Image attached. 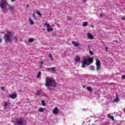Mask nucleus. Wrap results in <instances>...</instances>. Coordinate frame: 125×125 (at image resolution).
I'll use <instances>...</instances> for the list:
<instances>
[{
	"instance_id": "1",
	"label": "nucleus",
	"mask_w": 125,
	"mask_h": 125,
	"mask_svg": "<svg viewBox=\"0 0 125 125\" xmlns=\"http://www.w3.org/2000/svg\"><path fill=\"white\" fill-rule=\"evenodd\" d=\"M45 85L46 86L47 89L49 90H53L54 87L57 86V83L53 78L50 77H46Z\"/></svg>"
},
{
	"instance_id": "2",
	"label": "nucleus",
	"mask_w": 125,
	"mask_h": 125,
	"mask_svg": "<svg viewBox=\"0 0 125 125\" xmlns=\"http://www.w3.org/2000/svg\"><path fill=\"white\" fill-rule=\"evenodd\" d=\"M4 37L5 42H18V38H17V36H13V32H12L7 31Z\"/></svg>"
},
{
	"instance_id": "3",
	"label": "nucleus",
	"mask_w": 125,
	"mask_h": 125,
	"mask_svg": "<svg viewBox=\"0 0 125 125\" xmlns=\"http://www.w3.org/2000/svg\"><path fill=\"white\" fill-rule=\"evenodd\" d=\"M8 5V3L5 0H0V8L3 13H7L8 9L6 7Z\"/></svg>"
},
{
	"instance_id": "4",
	"label": "nucleus",
	"mask_w": 125,
	"mask_h": 125,
	"mask_svg": "<svg viewBox=\"0 0 125 125\" xmlns=\"http://www.w3.org/2000/svg\"><path fill=\"white\" fill-rule=\"evenodd\" d=\"M91 63H92V59H84L82 62V68H85V65L88 66L90 65Z\"/></svg>"
},
{
	"instance_id": "5",
	"label": "nucleus",
	"mask_w": 125,
	"mask_h": 125,
	"mask_svg": "<svg viewBox=\"0 0 125 125\" xmlns=\"http://www.w3.org/2000/svg\"><path fill=\"white\" fill-rule=\"evenodd\" d=\"M14 125H25L26 123H24V120L22 119H16L14 122Z\"/></svg>"
},
{
	"instance_id": "6",
	"label": "nucleus",
	"mask_w": 125,
	"mask_h": 125,
	"mask_svg": "<svg viewBox=\"0 0 125 125\" xmlns=\"http://www.w3.org/2000/svg\"><path fill=\"white\" fill-rule=\"evenodd\" d=\"M96 65L97 72H98V71H100V70H101V67L100 66V61H96Z\"/></svg>"
},
{
	"instance_id": "7",
	"label": "nucleus",
	"mask_w": 125,
	"mask_h": 125,
	"mask_svg": "<svg viewBox=\"0 0 125 125\" xmlns=\"http://www.w3.org/2000/svg\"><path fill=\"white\" fill-rule=\"evenodd\" d=\"M43 25H44L45 26H46V27H47V30L48 31V32H50L53 30V29H52V28L50 27V25H49V24H47V23H45L43 24Z\"/></svg>"
},
{
	"instance_id": "8",
	"label": "nucleus",
	"mask_w": 125,
	"mask_h": 125,
	"mask_svg": "<svg viewBox=\"0 0 125 125\" xmlns=\"http://www.w3.org/2000/svg\"><path fill=\"white\" fill-rule=\"evenodd\" d=\"M72 44H73V45H74V46L76 47H78V46L80 45V43H79V42H76L75 41H72Z\"/></svg>"
},
{
	"instance_id": "9",
	"label": "nucleus",
	"mask_w": 125,
	"mask_h": 125,
	"mask_svg": "<svg viewBox=\"0 0 125 125\" xmlns=\"http://www.w3.org/2000/svg\"><path fill=\"white\" fill-rule=\"evenodd\" d=\"M9 97L12 99H15L17 97V95L15 93H13L9 96Z\"/></svg>"
},
{
	"instance_id": "10",
	"label": "nucleus",
	"mask_w": 125,
	"mask_h": 125,
	"mask_svg": "<svg viewBox=\"0 0 125 125\" xmlns=\"http://www.w3.org/2000/svg\"><path fill=\"white\" fill-rule=\"evenodd\" d=\"M59 112V109H58V107H56L53 110V114H58V112Z\"/></svg>"
},
{
	"instance_id": "11",
	"label": "nucleus",
	"mask_w": 125,
	"mask_h": 125,
	"mask_svg": "<svg viewBox=\"0 0 125 125\" xmlns=\"http://www.w3.org/2000/svg\"><path fill=\"white\" fill-rule=\"evenodd\" d=\"M87 36L88 38V39H89V40H93L94 37L93 36H92V34H91V33H87Z\"/></svg>"
},
{
	"instance_id": "12",
	"label": "nucleus",
	"mask_w": 125,
	"mask_h": 125,
	"mask_svg": "<svg viewBox=\"0 0 125 125\" xmlns=\"http://www.w3.org/2000/svg\"><path fill=\"white\" fill-rule=\"evenodd\" d=\"M56 69V67H52V68H48V71H52V72H54L55 73L56 72L55 69Z\"/></svg>"
},
{
	"instance_id": "13",
	"label": "nucleus",
	"mask_w": 125,
	"mask_h": 125,
	"mask_svg": "<svg viewBox=\"0 0 125 125\" xmlns=\"http://www.w3.org/2000/svg\"><path fill=\"white\" fill-rule=\"evenodd\" d=\"M120 101V99H119V96L118 95L116 96L115 99L113 100V102H116L118 103Z\"/></svg>"
},
{
	"instance_id": "14",
	"label": "nucleus",
	"mask_w": 125,
	"mask_h": 125,
	"mask_svg": "<svg viewBox=\"0 0 125 125\" xmlns=\"http://www.w3.org/2000/svg\"><path fill=\"white\" fill-rule=\"evenodd\" d=\"M8 108V103L7 102H5L4 105V109H7Z\"/></svg>"
},
{
	"instance_id": "15",
	"label": "nucleus",
	"mask_w": 125,
	"mask_h": 125,
	"mask_svg": "<svg viewBox=\"0 0 125 125\" xmlns=\"http://www.w3.org/2000/svg\"><path fill=\"white\" fill-rule=\"evenodd\" d=\"M9 9L10 12H13V11H14V7L13 6H9Z\"/></svg>"
},
{
	"instance_id": "16",
	"label": "nucleus",
	"mask_w": 125,
	"mask_h": 125,
	"mask_svg": "<svg viewBox=\"0 0 125 125\" xmlns=\"http://www.w3.org/2000/svg\"><path fill=\"white\" fill-rule=\"evenodd\" d=\"M44 109L42 107H40L39 108L38 111L39 112H41L42 113V112H43L44 111Z\"/></svg>"
},
{
	"instance_id": "17",
	"label": "nucleus",
	"mask_w": 125,
	"mask_h": 125,
	"mask_svg": "<svg viewBox=\"0 0 125 125\" xmlns=\"http://www.w3.org/2000/svg\"><path fill=\"white\" fill-rule=\"evenodd\" d=\"M86 89L87 90H88V91H90V92L91 91H92V88L90 86L87 87Z\"/></svg>"
},
{
	"instance_id": "18",
	"label": "nucleus",
	"mask_w": 125,
	"mask_h": 125,
	"mask_svg": "<svg viewBox=\"0 0 125 125\" xmlns=\"http://www.w3.org/2000/svg\"><path fill=\"white\" fill-rule=\"evenodd\" d=\"M82 26L83 27H86V26H87V21H85L84 22H83Z\"/></svg>"
},
{
	"instance_id": "19",
	"label": "nucleus",
	"mask_w": 125,
	"mask_h": 125,
	"mask_svg": "<svg viewBox=\"0 0 125 125\" xmlns=\"http://www.w3.org/2000/svg\"><path fill=\"white\" fill-rule=\"evenodd\" d=\"M34 41H35V39H34V38H30L28 40L29 42H34Z\"/></svg>"
},
{
	"instance_id": "20",
	"label": "nucleus",
	"mask_w": 125,
	"mask_h": 125,
	"mask_svg": "<svg viewBox=\"0 0 125 125\" xmlns=\"http://www.w3.org/2000/svg\"><path fill=\"white\" fill-rule=\"evenodd\" d=\"M29 24L30 25H34V21L31 19H29Z\"/></svg>"
},
{
	"instance_id": "21",
	"label": "nucleus",
	"mask_w": 125,
	"mask_h": 125,
	"mask_svg": "<svg viewBox=\"0 0 125 125\" xmlns=\"http://www.w3.org/2000/svg\"><path fill=\"white\" fill-rule=\"evenodd\" d=\"M80 57L77 56V57L75 58V61H76V62H78L80 61Z\"/></svg>"
},
{
	"instance_id": "22",
	"label": "nucleus",
	"mask_w": 125,
	"mask_h": 125,
	"mask_svg": "<svg viewBox=\"0 0 125 125\" xmlns=\"http://www.w3.org/2000/svg\"><path fill=\"white\" fill-rule=\"evenodd\" d=\"M48 58H50L51 60L53 61V59L52 58V55L51 54H49L48 55Z\"/></svg>"
},
{
	"instance_id": "23",
	"label": "nucleus",
	"mask_w": 125,
	"mask_h": 125,
	"mask_svg": "<svg viewBox=\"0 0 125 125\" xmlns=\"http://www.w3.org/2000/svg\"><path fill=\"white\" fill-rule=\"evenodd\" d=\"M41 76H42V72H39L37 74V78H41Z\"/></svg>"
},
{
	"instance_id": "24",
	"label": "nucleus",
	"mask_w": 125,
	"mask_h": 125,
	"mask_svg": "<svg viewBox=\"0 0 125 125\" xmlns=\"http://www.w3.org/2000/svg\"><path fill=\"white\" fill-rule=\"evenodd\" d=\"M90 70H91V71H94V70H95V69L94 68V66L92 65L90 66Z\"/></svg>"
},
{
	"instance_id": "25",
	"label": "nucleus",
	"mask_w": 125,
	"mask_h": 125,
	"mask_svg": "<svg viewBox=\"0 0 125 125\" xmlns=\"http://www.w3.org/2000/svg\"><path fill=\"white\" fill-rule=\"evenodd\" d=\"M36 94L37 96L40 95V94H41V91H40V90L37 91L36 92Z\"/></svg>"
},
{
	"instance_id": "26",
	"label": "nucleus",
	"mask_w": 125,
	"mask_h": 125,
	"mask_svg": "<svg viewBox=\"0 0 125 125\" xmlns=\"http://www.w3.org/2000/svg\"><path fill=\"white\" fill-rule=\"evenodd\" d=\"M42 106H45V102H44V101L43 100L42 101Z\"/></svg>"
},
{
	"instance_id": "27",
	"label": "nucleus",
	"mask_w": 125,
	"mask_h": 125,
	"mask_svg": "<svg viewBox=\"0 0 125 125\" xmlns=\"http://www.w3.org/2000/svg\"><path fill=\"white\" fill-rule=\"evenodd\" d=\"M36 13H37L38 15H39V16H42V14L41 13V12H39L38 11L36 12Z\"/></svg>"
},
{
	"instance_id": "28",
	"label": "nucleus",
	"mask_w": 125,
	"mask_h": 125,
	"mask_svg": "<svg viewBox=\"0 0 125 125\" xmlns=\"http://www.w3.org/2000/svg\"><path fill=\"white\" fill-rule=\"evenodd\" d=\"M40 64H41V65L40 66V68H42V64H43V61H41V62H40Z\"/></svg>"
},
{
	"instance_id": "29",
	"label": "nucleus",
	"mask_w": 125,
	"mask_h": 125,
	"mask_svg": "<svg viewBox=\"0 0 125 125\" xmlns=\"http://www.w3.org/2000/svg\"><path fill=\"white\" fill-rule=\"evenodd\" d=\"M110 119H111V120H112V121H115V118H114V116H110Z\"/></svg>"
},
{
	"instance_id": "30",
	"label": "nucleus",
	"mask_w": 125,
	"mask_h": 125,
	"mask_svg": "<svg viewBox=\"0 0 125 125\" xmlns=\"http://www.w3.org/2000/svg\"><path fill=\"white\" fill-rule=\"evenodd\" d=\"M122 80H125V75H123L121 77Z\"/></svg>"
},
{
	"instance_id": "31",
	"label": "nucleus",
	"mask_w": 125,
	"mask_h": 125,
	"mask_svg": "<svg viewBox=\"0 0 125 125\" xmlns=\"http://www.w3.org/2000/svg\"><path fill=\"white\" fill-rule=\"evenodd\" d=\"M4 86H1V89L2 90V91H3V90H4Z\"/></svg>"
},
{
	"instance_id": "32",
	"label": "nucleus",
	"mask_w": 125,
	"mask_h": 125,
	"mask_svg": "<svg viewBox=\"0 0 125 125\" xmlns=\"http://www.w3.org/2000/svg\"><path fill=\"white\" fill-rule=\"evenodd\" d=\"M103 16H104V14H101V15H100V17L102 18V17H103Z\"/></svg>"
},
{
	"instance_id": "33",
	"label": "nucleus",
	"mask_w": 125,
	"mask_h": 125,
	"mask_svg": "<svg viewBox=\"0 0 125 125\" xmlns=\"http://www.w3.org/2000/svg\"><path fill=\"white\" fill-rule=\"evenodd\" d=\"M32 17L34 18H36V15L35 14H34L32 16Z\"/></svg>"
},
{
	"instance_id": "34",
	"label": "nucleus",
	"mask_w": 125,
	"mask_h": 125,
	"mask_svg": "<svg viewBox=\"0 0 125 125\" xmlns=\"http://www.w3.org/2000/svg\"><path fill=\"white\" fill-rule=\"evenodd\" d=\"M83 3H85V2H86V0H83Z\"/></svg>"
},
{
	"instance_id": "35",
	"label": "nucleus",
	"mask_w": 125,
	"mask_h": 125,
	"mask_svg": "<svg viewBox=\"0 0 125 125\" xmlns=\"http://www.w3.org/2000/svg\"><path fill=\"white\" fill-rule=\"evenodd\" d=\"M90 54H91V55H92V54H93V52L92 51H90Z\"/></svg>"
},
{
	"instance_id": "36",
	"label": "nucleus",
	"mask_w": 125,
	"mask_h": 125,
	"mask_svg": "<svg viewBox=\"0 0 125 125\" xmlns=\"http://www.w3.org/2000/svg\"><path fill=\"white\" fill-rule=\"evenodd\" d=\"M105 49L106 51H108V48L107 47H105Z\"/></svg>"
},
{
	"instance_id": "37",
	"label": "nucleus",
	"mask_w": 125,
	"mask_h": 125,
	"mask_svg": "<svg viewBox=\"0 0 125 125\" xmlns=\"http://www.w3.org/2000/svg\"><path fill=\"white\" fill-rule=\"evenodd\" d=\"M122 20H125V17H123L122 18Z\"/></svg>"
},
{
	"instance_id": "38",
	"label": "nucleus",
	"mask_w": 125,
	"mask_h": 125,
	"mask_svg": "<svg viewBox=\"0 0 125 125\" xmlns=\"http://www.w3.org/2000/svg\"><path fill=\"white\" fill-rule=\"evenodd\" d=\"M2 42V39L0 38V42Z\"/></svg>"
},
{
	"instance_id": "39",
	"label": "nucleus",
	"mask_w": 125,
	"mask_h": 125,
	"mask_svg": "<svg viewBox=\"0 0 125 125\" xmlns=\"http://www.w3.org/2000/svg\"><path fill=\"white\" fill-rule=\"evenodd\" d=\"M107 117H108V118H110V114H108L107 115Z\"/></svg>"
},
{
	"instance_id": "40",
	"label": "nucleus",
	"mask_w": 125,
	"mask_h": 125,
	"mask_svg": "<svg viewBox=\"0 0 125 125\" xmlns=\"http://www.w3.org/2000/svg\"><path fill=\"white\" fill-rule=\"evenodd\" d=\"M11 1H15V0H11Z\"/></svg>"
},
{
	"instance_id": "41",
	"label": "nucleus",
	"mask_w": 125,
	"mask_h": 125,
	"mask_svg": "<svg viewBox=\"0 0 125 125\" xmlns=\"http://www.w3.org/2000/svg\"><path fill=\"white\" fill-rule=\"evenodd\" d=\"M91 27H92V28H93L94 26H93V25H92Z\"/></svg>"
}]
</instances>
